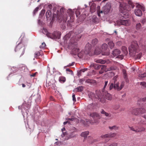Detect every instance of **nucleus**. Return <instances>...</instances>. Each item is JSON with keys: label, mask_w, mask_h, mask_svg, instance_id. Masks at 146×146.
<instances>
[{"label": "nucleus", "mask_w": 146, "mask_h": 146, "mask_svg": "<svg viewBox=\"0 0 146 146\" xmlns=\"http://www.w3.org/2000/svg\"><path fill=\"white\" fill-rule=\"evenodd\" d=\"M108 81L107 80H106L104 82V88L102 90V92H104L106 91L105 88L108 84Z\"/></svg>", "instance_id": "c756f323"}, {"label": "nucleus", "mask_w": 146, "mask_h": 146, "mask_svg": "<svg viewBox=\"0 0 146 146\" xmlns=\"http://www.w3.org/2000/svg\"><path fill=\"white\" fill-rule=\"evenodd\" d=\"M46 45L45 42H44L42 43L41 45L40 46V48L41 49H44L46 48Z\"/></svg>", "instance_id": "72a5a7b5"}, {"label": "nucleus", "mask_w": 146, "mask_h": 146, "mask_svg": "<svg viewBox=\"0 0 146 146\" xmlns=\"http://www.w3.org/2000/svg\"><path fill=\"white\" fill-rule=\"evenodd\" d=\"M119 108V104H116L113 106L112 108L115 110L118 109Z\"/></svg>", "instance_id": "58836bf2"}, {"label": "nucleus", "mask_w": 146, "mask_h": 146, "mask_svg": "<svg viewBox=\"0 0 146 146\" xmlns=\"http://www.w3.org/2000/svg\"><path fill=\"white\" fill-rule=\"evenodd\" d=\"M121 52L119 50L116 49L113 51L112 54L114 56H117V58H120L122 59L123 58V55H119Z\"/></svg>", "instance_id": "2eb2a0df"}, {"label": "nucleus", "mask_w": 146, "mask_h": 146, "mask_svg": "<svg viewBox=\"0 0 146 146\" xmlns=\"http://www.w3.org/2000/svg\"><path fill=\"white\" fill-rule=\"evenodd\" d=\"M59 80L60 82H65L66 80V79L65 78L62 77H60L59 79Z\"/></svg>", "instance_id": "c9c22d12"}, {"label": "nucleus", "mask_w": 146, "mask_h": 146, "mask_svg": "<svg viewBox=\"0 0 146 146\" xmlns=\"http://www.w3.org/2000/svg\"><path fill=\"white\" fill-rule=\"evenodd\" d=\"M61 28L62 29H65L66 28V26L65 24H63V25H62L61 26Z\"/></svg>", "instance_id": "13d9d810"}, {"label": "nucleus", "mask_w": 146, "mask_h": 146, "mask_svg": "<svg viewBox=\"0 0 146 146\" xmlns=\"http://www.w3.org/2000/svg\"><path fill=\"white\" fill-rule=\"evenodd\" d=\"M117 24L119 25H123L128 26L130 24V21L128 20L119 19L117 21Z\"/></svg>", "instance_id": "ddd939ff"}, {"label": "nucleus", "mask_w": 146, "mask_h": 146, "mask_svg": "<svg viewBox=\"0 0 146 146\" xmlns=\"http://www.w3.org/2000/svg\"><path fill=\"white\" fill-rule=\"evenodd\" d=\"M103 96H105L106 99L108 100H111L112 99V96L110 94L108 93L107 91L102 92Z\"/></svg>", "instance_id": "aec40b11"}, {"label": "nucleus", "mask_w": 146, "mask_h": 146, "mask_svg": "<svg viewBox=\"0 0 146 146\" xmlns=\"http://www.w3.org/2000/svg\"><path fill=\"white\" fill-rule=\"evenodd\" d=\"M109 128L110 130H117L119 129V126L116 125H114L113 126H109Z\"/></svg>", "instance_id": "393cba45"}, {"label": "nucleus", "mask_w": 146, "mask_h": 146, "mask_svg": "<svg viewBox=\"0 0 146 146\" xmlns=\"http://www.w3.org/2000/svg\"><path fill=\"white\" fill-rule=\"evenodd\" d=\"M111 8V5L110 3L106 4L102 8V10L101 11V13H104V14H108L110 11Z\"/></svg>", "instance_id": "f8f14e48"}, {"label": "nucleus", "mask_w": 146, "mask_h": 146, "mask_svg": "<svg viewBox=\"0 0 146 146\" xmlns=\"http://www.w3.org/2000/svg\"><path fill=\"white\" fill-rule=\"evenodd\" d=\"M101 70L99 72V73L100 74H103L104 72H106L108 71V68H106V66L104 65H101Z\"/></svg>", "instance_id": "6ab92c4d"}, {"label": "nucleus", "mask_w": 146, "mask_h": 146, "mask_svg": "<svg viewBox=\"0 0 146 146\" xmlns=\"http://www.w3.org/2000/svg\"><path fill=\"white\" fill-rule=\"evenodd\" d=\"M39 8L38 7H36L33 11V14L35 15L36 13L38 11Z\"/></svg>", "instance_id": "603ef678"}, {"label": "nucleus", "mask_w": 146, "mask_h": 146, "mask_svg": "<svg viewBox=\"0 0 146 146\" xmlns=\"http://www.w3.org/2000/svg\"><path fill=\"white\" fill-rule=\"evenodd\" d=\"M75 135L74 134V132H72L71 133H70L69 135V138H71L73 137H74L75 136Z\"/></svg>", "instance_id": "de8ad7c7"}, {"label": "nucleus", "mask_w": 146, "mask_h": 146, "mask_svg": "<svg viewBox=\"0 0 146 146\" xmlns=\"http://www.w3.org/2000/svg\"><path fill=\"white\" fill-rule=\"evenodd\" d=\"M138 123L139 124H142V125H145L146 124V123H144V121H143L142 120H141L140 121V122H139Z\"/></svg>", "instance_id": "680f3d73"}, {"label": "nucleus", "mask_w": 146, "mask_h": 146, "mask_svg": "<svg viewBox=\"0 0 146 146\" xmlns=\"http://www.w3.org/2000/svg\"><path fill=\"white\" fill-rule=\"evenodd\" d=\"M116 68V67L115 66H111L109 68H108V71L110 70H115Z\"/></svg>", "instance_id": "4c0bfd02"}, {"label": "nucleus", "mask_w": 146, "mask_h": 146, "mask_svg": "<svg viewBox=\"0 0 146 146\" xmlns=\"http://www.w3.org/2000/svg\"><path fill=\"white\" fill-rule=\"evenodd\" d=\"M88 95L89 96V97L91 98V99H92L93 97L95 96L94 94L92 92H90L89 94Z\"/></svg>", "instance_id": "a18cd8bd"}, {"label": "nucleus", "mask_w": 146, "mask_h": 146, "mask_svg": "<svg viewBox=\"0 0 146 146\" xmlns=\"http://www.w3.org/2000/svg\"><path fill=\"white\" fill-rule=\"evenodd\" d=\"M80 13L79 10H77L76 12V14L77 17L79 16L80 15Z\"/></svg>", "instance_id": "8fccbe9b"}, {"label": "nucleus", "mask_w": 146, "mask_h": 146, "mask_svg": "<svg viewBox=\"0 0 146 146\" xmlns=\"http://www.w3.org/2000/svg\"><path fill=\"white\" fill-rule=\"evenodd\" d=\"M68 48L72 49V52L73 54L74 55H76L78 54V56H79L80 54H78L79 49L77 47V43L76 42H75L73 43L71 42L68 45Z\"/></svg>", "instance_id": "0eeeda50"}, {"label": "nucleus", "mask_w": 146, "mask_h": 146, "mask_svg": "<svg viewBox=\"0 0 146 146\" xmlns=\"http://www.w3.org/2000/svg\"><path fill=\"white\" fill-rule=\"evenodd\" d=\"M88 70V69L87 68H85L84 69H82L81 70V71H82V72H84L85 71H87Z\"/></svg>", "instance_id": "0e129e2a"}, {"label": "nucleus", "mask_w": 146, "mask_h": 146, "mask_svg": "<svg viewBox=\"0 0 146 146\" xmlns=\"http://www.w3.org/2000/svg\"><path fill=\"white\" fill-rule=\"evenodd\" d=\"M45 13V10L44 9H43L41 11L40 13V15L41 16H43L44 15Z\"/></svg>", "instance_id": "864d4df0"}, {"label": "nucleus", "mask_w": 146, "mask_h": 146, "mask_svg": "<svg viewBox=\"0 0 146 146\" xmlns=\"http://www.w3.org/2000/svg\"><path fill=\"white\" fill-rule=\"evenodd\" d=\"M96 9V6L92 5L90 7V11L92 13L95 11Z\"/></svg>", "instance_id": "c85d7f7f"}, {"label": "nucleus", "mask_w": 146, "mask_h": 146, "mask_svg": "<svg viewBox=\"0 0 146 146\" xmlns=\"http://www.w3.org/2000/svg\"><path fill=\"white\" fill-rule=\"evenodd\" d=\"M98 42V40L96 38H95L92 40V44L95 45Z\"/></svg>", "instance_id": "ea45409f"}, {"label": "nucleus", "mask_w": 146, "mask_h": 146, "mask_svg": "<svg viewBox=\"0 0 146 146\" xmlns=\"http://www.w3.org/2000/svg\"><path fill=\"white\" fill-rule=\"evenodd\" d=\"M141 101H142L144 102H146V96L142 99H140L138 100V102L139 104H140V102Z\"/></svg>", "instance_id": "a19ab883"}, {"label": "nucleus", "mask_w": 146, "mask_h": 146, "mask_svg": "<svg viewBox=\"0 0 146 146\" xmlns=\"http://www.w3.org/2000/svg\"><path fill=\"white\" fill-rule=\"evenodd\" d=\"M90 116L94 119V121H89L88 119H86L85 120H82L81 122L83 123L85 125L90 123L93 125L95 123L98 124L99 123L98 119L100 118L101 117L98 113L96 112H93L90 113Z\"/></svg>", "instance_id": "7ed1b4c3"}, {"label": "nucleus", "mask_w": 146, "mask_h": 146, "mask_svg": "<svg viewBox=\"0 0 146 146\" xmlns=\"http://www.w3.org/2000/svg\"><path fill=\"white\" fill-rule=\"evenodd\" d=\"M139 110V115L143 114L146 112V110L143 108H138Z\"/></svg>", "instance_id": "bb28decb"}, {"label": "nucleus", "mask_w": 146, "mask_h": 146, "mask_svg": "<svg viewBox=\"0 0 146 146\" xmlns=\"http://www.w3.org/2000/svg\"><path fill=\"white\" fill-rule=\"evenodd\" d=\"M70 20H68L67 21V24H69V25H70V23L74 21L72 17H70Z\"/></svg>", "instance_id": "79ce46f5"}, {"label": "nucleus", "mask_w": 146, "mask_h": 146, "mask_svg": "<svg viewBox=\"0 0 146 146\" xmlns=\"http://www.w3.org/2000/svg\"><path fill=\"white\" fill-rule=\"evenodd\" d=\"M93 51H92L91 49V45L90 43L87 44L85 46L84 53L86 54H89L90 56H92L93 54Z\"/></svg>", "instance_id": "9b49d317"}, {"label": "nucleus", "mask_w": 146, "mask_h": 146, "mask_svg": "<svg viewBox=\"0 0 146 146\" xmlns=\"http://www.w3.org/2000/svg\"><path fill=\"white\" fill-rule=\"evenodd\" d=\"M119 6L120 11L123 14V16L124 18L128 17V13H126L127 11H129L131 9V7L133 9L134 5H133L131 1H129L128 4L124 2H120Z\"/></svg>", "instance_id": "f257e3e1"}, {"label": "nucleus", "mask_w": 146, "mask_h": 146, "mask_svg": "<svg viewBox=\"0 0 146 146\" xmlns=\"http://www.w3.org/2000/svg\"><path fill=\"white\" fill-rule=\"evenodd\" d=\"M136 7V8L134 11L135 15L138 16H141L142 14V13L140 9H141L143 11H145V7L139 4H137Z\"/></svg>", "instance_id": "1a4fd4ad"}, {"label": "nucleus", "mask_w": 146, "mask_h": 146, "mask_svg": "<svg viewBox=\"0 0 146 146\" xmlns=\"http://www.w3.org/2000/svg\"><path fill=\"white\" fill-rule=\"evenodd\" d=\"M122 49L124 52H127V49L126 47L125 46H123L122 47Z\"/></svg>", "instance_id": "052dcab7"}, {"label": "nucleus", "mask_w": 146, "mask_h": 146, "mask_svg": "<svg viewBox=\"0 0 146 146\" xmlns=\"http://www.w3.org/2000/svg\"><path fill=\"white\" fill-rule=\"evenodd\" d=\"M41 54L40 52L39 51L35 52L34 54V57L36 58H38L39 56Z\"/></svg>", "instance_id": "b1692460"}, {"label": "nucleus", "mask_w": 146, "mask_h": 146, "mask_svg": "<svg viewBox=\"0 0 146 146\" xmlns=\"http://www.w3.org/2000/svg\"><path fill=\"white\" fill-rule=\"evenodd\" d=\"M76 119L74 118H68V119L72 121H74Z\"/></svg>", "instance_id": "338daca9"}, {"label": "nucleus", "mask_w": 146, "mask_h": 146, "mask_svg": "<svg viewBox=\"0 0 146 146\" xmlns=\"http://www.w3.org/2000/svg\"><path fill=\"white\" fill-rule=\"evenodd\" d=\"M140 85L141 86L142 88H146V82H140Z\"/></svg>", "instance_id": "f704fd0d"}, {"label": "nucleus", "mask_w": 146, "mask_h": 146, "mask_svg": "<svg viewBox=\"0 0 146 146\" xmlns=\"http://www.w3.org/2000/svg\"><path fill=\"white\" fill-rule=\"evenodd\" d=\"M60 11L58 10L56 12V15L55 13L53 14L52 17V20H54L56 16V18L59 22H60L62 21L65 23L67 20V15L66 13L64 12V9L63 8H61L60 10Z\"/></svg>", "instance_id": "f03ea898"}, {"label": "nucleus", "mask_w": 146, "mask_h": 146, "mask_svg": "<svg viewBox=\"0 0 146 146\" xmlns=\"http://www.w3.org/2000/svg\"><path fill=\"white\" fill-rule=\"evenodd\" d=\"M84 87L82 86H79V87L75 88L74 90L77 92H82L83 90Z\"/></svg>", "instance_id": "5701e85b"}, {"label": "nucleus", "mask_w": 146, "mask_h": 146, "mask_svg": "<svg viewBox=\"0 0 146 146\" xmlns=\"http://www.w3.org/2000/svg\"><path fill=\"white\" fill-rule=\"evenodd\" d=\"M93 66L94 67L95 69H99L100 68L101 65L97 64H93Z\"/></svg>", "instance_id": "473e14b6"}, {"label": "nucleus", "mask_w": 146, "mask_h": 146, "mask_svg": "<svg viewBox=\"0 0 146 146\" xmlns=\"http://www.w3.org/2000/svg\"><path fill=\"white\" fill-rule=\"evenodd\" d=\"M129 111L133 115L137 116L139 115V110L138 108H131L130 109Z\"/></svg>", "instance_id": "dca6fc26"}, {"label": "nucleus", "mask_w": 146, "mask_h": 146, "mask_svg": "<svg viewBox=\"0 0 146 146\" xmlns=\"http://www.w3.org/2000/svg\"><path fill=\"white\" fill-rule=\"evenodd\" d=\"M118 145V144L116 143H113L110 145H109L108 146H117Z\"/></svg>", "instance_id": "3c124183"}, {"label": "nucleus", "mask_w": 146, "mask_h": 146, "mask_svg": "<svg viewBox=\"0 0 146 146\" xmlns=\"http://www.w3.org/2000/svg\"><path fill=\"white\" fill-rule=\"evenodd\" d=\"M97 12L98 16L99 17H100V13H101V11L100 10H98Z\"/></svg>", "instance_id": "69168bd1"}, {"label": "nucleus", "mask_w": 146, "mask_h": 146, "mask_svg": "<svg viewBox=\"0 0 146 146\" xmlns=\"http://www.w3.org/2000/svg\"><path fill=\"white\" fill-rule=\"evenodd\" d=\"M101 113L102 114H104L106 116H109V114L106 112L103 109H102L101 111Z\"/></svg>", "instance_id": "2f4dec72"}, {"label": "nucleus", "mask_w": 146, "mask_h": 146, "mask_svg": "<svg viewBox=\"0 0 146 146\" xmlns=\"http://www.w3.org/2000/svg\"><path fill=\"white\" fill-rule=\"evenodd\" d=\"M95 107V105L93 104H89L87 106V109L90 110H92Z\"/></svg>", "instance_id": "4be33fe9"}, {"label": "nucleus", "mask_w": 146, "mask_h": 146, "mask_svg": "<svg viewBox=\"0 0 146 146\" xmlns=\"http://www.w3.org/2000/svg\"><path fill=\"white\" fill-rule=\"evenodd\" d=\"M100 53V50L97 51V49H96L94 52V53L96 54H98Z\"/></svg>", "instance_id": "49530a36"}, {"label": "nucleus", "mask_w": 146, "mask_h": 146, "mask_svg": "<svg viewBox=\"0 0 146 146\" xmlns=\"http://www.w3.org/2000/svg\"><path fill=\"white\" fill-rule=\"evenodd\" d=\"M82 71H81V70L78 72V73H77L78 76H79V77L81 75V73H82Z\"/></svg>", "instance_id": "bf43d9fd"}, {"label": "nucleus", "mask_w": 146, "mask_h": 146, "mask_svg": "<svg viewBox=\"0 0 146 146\" xmlns=\"http://www.w3.org/2000/svg\"><path fill=\"white\" fill-rule=\"evenodd\" d=\"M141 26L140 23L136 24V29L137 30L139 29L141 27Z\"/></svg>", "instance_id": "c03bdc74"}, {"label": "nucleus", "mask_w": 146, "mask_h": 146, "mask_svg": "<svg viewBox=\"0 0 146 146\" xmlns=\"http://www.w3.org/2000/svg\"><path fill=\"white\" fill-rule=\"evenodd\" d=\"M113 83H110L109 84V90H111L113 88L118 91H119L121 90L124 86V82H122L119 87V83L116 82V78L115 77L113 78Z\"/></svg>", "instance_id": "20e7f679"}, {"label": "nucleus", "mask_w": 146, "mask_h": 146, "mask_svg": "<svg viewBox=\"0 0 146 146\" xmlns=\"http://www.w3.org/2000/svg\"><path fill=\"white\" fill-rule=\"evenodd\" d=\"M66 70L67 71L69 72H70L72 74L73 73L72 71L69 68H67Z\"/></svg>", "instance_id": "e2e57ef3"}, {"label": "nucleus", "mask_w": 146, "mask_h": 146, "mask_svg": "<svg viewBox=\"0 0 146 146\" xmlns=\"http://www.w3.org/2000/svg\"><path fill=\"white\" fill-rule=\"evenodd\" d=\"M142 54L141 53H140L139 54H138L137 56H136V58L137 59H139L142 56Z\"/></svg>", "instance_id": "5fc2aeb1"}, {"label": "nucleus", "mask_w": 146, "mask_h": 146, "mask_svg": "<svg viewBox=\"0 0 146 146\" xmlns=\"http://www.w3.org/2000/svg\"><path fill=\"white\" fill-rule=\"evenodd\" d=\"M116 135V134L115 133H110L109 134H106L105 135H102L101 136V137L102 138H110L114 137Z\"/></svg>", "instance_id": "a211bd4d"}, {"label": "nucleus", "mask_w": 146, "mask_h": 146, "mask_svg": "<svg viewBox=\"0 0 146 146\" xmlns=\"http://www.w3.org/2000/svg\"><path fill=\"white\" fill-rule=\"evenodd\" d=\"M129 50L130 53L133 55L138 52L139 51V47L137 41H134L132 42L131 46L129 48Z\"/></svg>", "instance_id": "39448f33"}, {"label": "nucleus", "mask_w": 146, "mask_h": 146, "mask_svg": "<svg viewBox=\"0 0 146 146\" xmlns=\"http://www.w3.org/2000/svg\"><path fill=\"white\" fill-rule=\"evenodd\" d=\"M130 129L136 133L141 132H144L145 131L146 129L143 127H139L137 126L135 127H129Z\"/></svg>", "instance_id": "9d476101"}, {"label": "nucleus", "mask_w": 146, "mask_h": 146, "mask_svg": "<svg viewBox=\"0 0 146 146\" xmlns=\"http://www.w3.org/2000/svg\"><path fill=\"white\" fill-rule=\"evenodd\" d=\"M60 35V33L59 31H54L52 33H48L46 34L48 37L54 40L59 39Z\"/></svg>", "instance_id": "6e6552de"}, {"label": "nucleus", "mask_w": 146, "mask_h": 146, "mask_svg": "<svg viewBox=\"0 0 146 146\" xmlns=\"http://www.w3.org/2000/svg\"><path fill=\"white\" fill-rule=\"evenodd\" d=\"M95 81L93 80L88 79L86 80V82L88 83H94Z\"/></svg>", "instance_id": "37998d69"}, {"label": "nucleus", "mask_w": 146, "mask_h": 146, "mask_svg": "<svg viewBox=\"0 0 146 146\" xmlns=\"http://www.w3.org/2000/svg\"><path fill=\"white\" fill-rule=\"evenodd\" d=\"M145 76H146V73H145L141 74H139V77L143 78Z\"/></svg>", "instance_id": "09e8293b"}, {"label": "nucleus", "mask_w": 146, "mask_h": 146, "mask_svg": "<svg viewBox=\"0 0 146 146\" xmlns=\"http://www.w3.org/2000/svg\"><path fill=\"white\" fill-rule=\"evenodd\" d=\"M25 47L24 45L22 43H19L16 46L15 51L20 56H21L25 53Z\"/></svg>", "instance_id": "423d86ee"}, {"label": "nucleus", "mask_w": 146, "mask_h": 146, "mask_svg": "<svg viewBox=\"0 0 146 146\" xmlns=\"http://www.w3.org/2000/svg\"><path fill=\"white\" fill-rule=\"evenodd\" d=\"M89 132L88 131H86L84 132H83L82 133L81 135L82 137H86L88 135Z\"/></svg>", "instance_id": "cd10ccee"}, {"label": "nucleus", "mask_w": 146, "mask_h": 146, "mask_svg": "<svg viewBox=\"0 0 146 146\" xmlns=\"http://www.w3.org/2000/svg\"><path fill=\"white\" fill-rule=\"evenodd\" d=\"M72 100L74 102H75L76 101V99L75 96V95L74 94H73L72 96Z\"/></svg>", "instance_id": "4d7b16f0"}, {"label": "nucleus", "mask_w": 146, "mask_h": 146, "mask_svg": "<svg viewBox=\"0 0 146 146\" xmlns=\"http://www.w3.org/2000/svg\"><path fill=\"white\" fill-rule=\"evenodd\" d=\"M108 44L111 49H112L114 47V44L112 41H110L108 42Z\"/></svg>", "instance_id": "7c9ffc66"}, {"label": "nucleus", "mask_w": 146, "mask_h": 146, "mask_svg": "<svg viewBox=\"0 0 146 146\" xmlns=\"http://www.w3.org/2000/svg\"><path fill=\"white\" fill-rule=\"evenodd\" d=\"M74 63H75L74 62H72L71 63H70L69 64H68V65L66 66V67H69L72 66L73 65H74Z\"/></svg>", "instance_id": "6e6d98bb"}, {"label": "nucleus", "mask_w": 146, "mask_h": 146, "mask_svg": "<svg viewBox=\"0 0 146 146\" xmlns=\"http://www.w3.org/2000/svg\"><path fill=\"white\" fill-rule=\"evenodd\" d=\"M95 62L96 63H100L102 64H104L105 63H106L107 64H109L110 62V61L109 60H104L100 59L96 60Z\"/></svg>", "instance_id": "f3484780"}, {"label": "nucleus", "mask_w": 146, "mask_h": 146, "mask_svg": "<svg viewBox=\"0 0 146 146\" xmlns=\"http://www.w3.org/2000/svg\"><path fill=\"white\" fill-rule=\"evenodd\" d=\"M102 51L104 52L102 53V54L104 55H108L110 54V52L108 50H107L108 48V45L105 43L103 44L101 46Z\"/></svg>", "instance_id": "4468645a"}, {"label": "nucleus", "mask_w": 146, "mask_h": 146, "mask_svg": "<svg viewBox=\"0 0 146 146\" xmlns=\"http://www.w3.org/2000/svg\"><path fill=\"white\" fill-rule=\"evenodd\" d=\"M46 83L47 84V86H48V87L52 86V88H54L55 84H51L50 82H47Z\"/></svg>", "instance_id": "e433bc0d"}, {"label": "nucleus", "mask_w": 146, "mask_h": 146, "mask_svg": "<svg viewBox=\"0 0 146 146\" xmlns=\"http://www.w3.org/2000/svg\"><path fill=\"white\" fill-rule=\"evenodd\" d=\"M46 18L47 20H50L51 19V12L50 10H48L46 13Z\"/></svg>", "instance_id": "412c9836"}, {"label": "nucleus", "mask_w": 146, "mask_h": 146, "mask_svg": "<svg viewBox=\"0 0 146 146\" xmlns=\"http://www.w3.org/2000/svg\"><path fill=\"white\" fill-rule=\"evenodd\" d=\"M123 74L125 80L126 82H128L129 80L127 78V74L126 73L125 70H123Z\"/></svg>", "instance_id": "a878e982"}, {"label": "nucleus", "mask_w": 146, "mask_h": 146, "mask_svg": "<svg viewBox=\"0 0 146 146\" xmlns=\"http://www.w3.org/2000/svg\"><path fill=\"white\" fill-rule=\"evenodd\" d=\"M69 12H70V15H72V14H73V12L71 10H70L68 11V13Z\"/></svg>", "instance_id": "774afa93"}]
</instances>
